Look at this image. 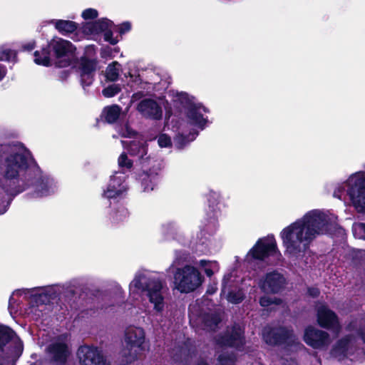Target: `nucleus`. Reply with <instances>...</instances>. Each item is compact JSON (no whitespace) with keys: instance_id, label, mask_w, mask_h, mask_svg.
Wrapping results in <instances>:
<instances>
[{"instance_id":"f257e3e1","label":"nucleus","mask_w":365,"mask_h":365,"mask_svg":"<svg viewBox=\"0 0 365 365\" xmlns=\"http://www.w3.org/2000/svg\"><path fill=\"white\" fill-rule=\"evenodd\" d=\"M51 184L42 172L31 152L14 150L9 146L0 152V188L9 197L6 205L0 199V215L5 213L13 199L33 187L41 197L50 194Z\"/></svg>"},{"instance_id":"f03ea898","label":"nucleus","mask_w":365,"mask_h":365,"mask_svg":"<svg viewBox=\"0 0 365 365\" xmlns=\"http://www.w3.org/2000/svg\"><path fill=\"white\" fill-rule=\"evenodd\" d=\"M337 227L325 213L313 210L284 228L280 237L289 256H304L317 235L332 234Z\"/></svg>"},{"instance_id":"7ed1b4c3","label":"nucleus","mask_w":365,"mask_h":365,"mask_svg":"<svg viewBox=\"0 0 365 365\" xmlns=\"http://www.w3.org/2000/svg\"><path fill=\"white\" fill-rule=\"evenodd\" d=\"M174 279L177 289L181 293H189L202 284L204 277L197 268L187 264L176 269Z\"/></svg>"},{"instance_id":"20e7f679","label":"nucleus","mask_w":365,"mask_h":365,"mask_svg":"<svg viewBox=\"0 0 365 365\" xmlns=\"http://www.w3.org/2000/svg\"><path fill=\"white\" fill-rule=\"evenodd\" d=\"M263 339L271 346L285 345L287 347L305 349L304 345L298 341L294 330L284 326L271 327L264 331Z\"/></svg>"},{"instance_id":"39448f33","label":"nucleus","mask_w":365,"mask_h":365,"mask_svg":"<svg viewBox=\"0 0 365 365\" xmlns=\"http://www.w3.org/2000/svg\"><path fill=\"white\" fill-rule=\"evenodd\" d=\"M253 259L265 261L269 257L274 258L272 264H277L281 260L282 254L277 247L274 236L269 235L258 239L248 252Z\"/></svg>"},{"instance_id":"423d86ee","label":"nucleus","mask_w":365,"mask_h":365,"mask_svg":"<svg viewBox=\"0 0 365 365\" xmlns=\"http://www.w3.org/2000/svg\"><path fill=\"white\" fill-rule=\"evenodd\" d=\"M145 332L141 328L129 327L125 331V349L123 356L126 363H132L138 359V355L145 350Z\"/></svg>"},{"instance_id":"0eeeda50","label":"nucleus","mask_w":365,"mask_h":365,"mask_svg":"<svg viewBox=\"0 0 365 365\" xmlns=\"http://www.w3.org/2000/svg\"><path fill=\"white\" fill-rule=\"evenodd\" d=\"M347 195L359 212H365V173H358L347 180Z\"/></svg>"},{"instance_id":"6e6552de","label":"nucleus","mask_w":365,"mask_h":365,"mask_svg":"<svg viewBox=\"0 0 365 365\" xmlns=\"http://www.w3.org/2000/svg\"><path fill=\"white\" fill-rule=\"evenodd\" d=\"M51 51L57 59L55 66L66 68L72 64L71 58L76 53V46L69 41L61 38H53L48 41Z\"/></svg>"},{"instance_id":"1a4fd4ad","label":"nucleus","mask_w":365,"mask_h":365,"mask_svg":"<svg viewBox=\"0 0 365 365\" xmlns=\"http://www.w3.org/2000/svg\"><path fill=\"white\" fill-rule=\"evenodd\" d=\"M178 100L185 110V115L189 123L202 130L204 129L207 123V118H204L201 113L202 104L195 103L190 98L187 93L183 92L178 95Z\"/></svg>"},{"instance_id":"9d476101","label":"nucleus","mask_w":365,"mask_h":365,"mask_svg":"<svg viewBox=\"0 0 365 365\" xmlns=\"http://www.w3.org/2000/svg\"><path fill=\"white\" fill-rule=\"evenodd\" d=\"M317 322L318 325L338 335L341 331L339 318L335 312L327 304H322L317 309Z\"/></svg>"},{"instance_id":"9b49d317","label":"nucleus","mask_w":365,"mask_h":365,"mask_svg":"<svg viewBox=\"0 0 365 365\" xmlns=\"http://www.w3.org/2000/svg\"><path fill=\"white\" fill-rule=\"evenodd\" d=\"M302 339L307 345L314 349L319 350L327 349L331 342L328 332L312 325L304 329Z\"/></svg>"},{"instance_id":"f8f14e48","label":"nucleus","mask_w":365,"mask_h":365,"mask_svg":"<svg viewBox=\"0 0 365 365\" xmlns=\"http://www.w3.org/2000/svg\"><path fill=\"white\" fill-rule=\"evenodd\" d=\"M287 284L284 275L277 270L267 272L259 283L261 290L267 294H279Z\"/></svg>"},{"instance_id":"ddd939ff","label":"nucleus","mask_w":365,"mask_h":365,"mask_svg":"<svg viewBox=\"0 0 365 365\" xmlns=\"http://www.w3.org/2000/svg\"><path fill=\"white\" fill-rule=\"evenodd\" d=\"M80 365H110L102 350L96 346L83 345L77 350Z\"/></svg>"},{"instance_id":"4468645a","label":"nucleus","mask_w":365,"mask_h":365,"mask_svg":"<svg viewBox=\"0 0 365 365\" xmlns=\"http://www.w3.org/2000/svg\"><path fill=\"white\" fill-rule=\"evenodd\" d=\"M162 168V163L158 160H155L148 169L143 170L138 174V180L144 192L154 190L160 180Z\"/></svg>"},{"instance_id":"2eb2a0df","label":"nucleus","mask_w":365,"mask_h":365,"mask_svg":"<svg viewBox=\"0 0 365 365\" xmlns=\"http://www.w3.org/2000/svg\"><path fill=\"white\" fill-rule=\"evenodd\" d=\"M216 343L221 347L241 350L245 345V331L240 327L233 326L230 331H227L219 335Z\"/></svg>"},{"instance_id":"dca6fc26","label":"nucleus","mask_w":365,"mask_h":365,"mask_svg":"<svg viewBox=\"0 0 365 365\" xmlns=\"http://www.w3.org/2000/svg\"><path fill=\"white\" fill-rule=\"evenodd\" d=\"M98 63V61L96 58H90L86 55L80 57L78 69L81 83L83 87L90 86L93 83Z\"/></svg>"},{"instance_id":"f3484780","label":"nucleus","mask_w":365,"mask_h":365,"mask_svg":"<svg viewBox=\"0 0 365 365\" xmlns=\"http://www.w3.org/2000/svg\"><path fill=\"white\" fill-rule=\"evenodd\" d=\"M46 351L51 361L57 365H64L71 354L68 345L65 341H53L47 346Z\"/></svg>"},{"instance_id":"a211bd4d","label":"nucleus","mask_w":365,"mask_h":365,"mask_svg":"<svg viewBox=\"0 0 365 365\" xmlns=\"http://www.w3.org/2000/svg\"><path fill=\"white\" fill-rule=\"evenodd\" d=\"M137 110L145 117L153 120H160L163 116L161 106L158 102L151 98H145L140 101Z\"/></svg>"},{"instance_id":"6ab92c4d","label":"nucleus","mask_w":365,"mask_h":365,"mask_svg":"<svg viewBox=\"0 0 365 365\" xmlns=\"http://www.w3.org/2000/svg\"><path fill=\"white\" fill-rule=\"evenodd\" d=\"M162 282L159 279H153V284L147 290L149 302L154 304V309L157 312H162L164 309V297L162 295Z\"/></svg>"},{"instance_id":"aec40b11","label":"nucleus","mask_w":365,"mask_h":365,"mask_svg":"<svg viewBox=\"0 0 365 365\" xmlns=\"http://www.w3.org/2000/svg\"><path fill=\"white\" fill-rule=\"evenodd\" d=\"M127 190V186L125 180L115 175L110 177L107 189L104 191L103 195L110 199L116 198L123 195Z\"/></svg>"},{"instance_id":"412c9836","label":"nucleus","mask_w":365,"mask_h":365,"mask_svg":"<svg viewBox=\"0 0 365 365\" xmlns=\"http://www.w3.org/2000/svg\"><path fill=\"white\" fill-rule=\"evenodd\" d=\"M113 21L108 19H101L92 22H86L83 26V31L87 34H98L109 30Z\"/></svg>"},{"instance_id":"4be33fe9","label":"nucleus","mask_w":365,"mask_h":365,"mask_svg":"<svg viewBox=\"0 0 365 365\" xmlns=\"http://www.w3.org/2000/svg\"><path fill=\"white\" fill-rule=\"evenodd\" d=\"M122 108L118 104L105 106L100 115V119L105 123L114 124L120 118Z\"/></svg>"},{"instance_id":"5701e85b","label":"nucleus","mask_w":365,"mask_h":365,"mask_svg":"<svg viewBox=\"0 0 365 365\" xmlns=\"http://www.w3.org/2000/svg\"><path fill=\"white\" fill-rule=\"evenodd\" d=\"M353 339L354 336L350 334L341 337L337 340L336 344L333 346L331 350V354L335 356L346 357L347 356L349 345Z\"/></svg>"},{"instance_id":"b1692460","label":"nucleus","mask_w":365,"mask_h":365,"mask_svg":"<svg viewBox=\"0 0 365 365\" xmlns=\"http://www.w3.org/2000/svg\"><path fill=\"white\" fill-rule=\"evenodd\" d=\"M16 337L17 334L12 328L0 323V353H3L4 348Z\"/></svg>"},{"instance_id":"393cba45","label":"nucleus","mask_w":365,"mask_h":365,"mask_svg":"<svg viewBox=\"0 0 365 365\" xmlns=\"http://www.w3.org/2000/svg\"><path fill=\"white\" fill-rule=\"evenodd\" d=\"M51 23L54 25L55 29L63 36L73 34L78 27L76 22L70 20H52Z\"/></svg>"},{"instance_id":"a878e982","label":"nucleus","mask_w":365,"mask_h":365,"mask_svg":"<svg viewBox=\"0 0 365 365\" xmlns=\"http://www.w3.org/2000/svg\"><path fill=\"white\" fill-rule=\"evenodd\" d=\"M51 49L48 42L47 44L45 46H43L40 51L37 50L34 51V63L37 65L46 67L51 66Z\"/></svg>"},{"instance_id":"bb28decb","label":"nucleus","mask_w":365,"mask_h":365,"mask_svg":"<svg viewBox=\"0 0 365 365\" xmlns=\"http://www.w3.org/2000/svg\"><path fill=\"white\" fill-rule=\"evenodd\" d=\"M24 347L21 343L15 345L10 354L0 355V365H16V361L23 353Z\"/></svg>"},{"instance_id":"cd10ccee","label":"nucleus","mask_w":365,"mask_h":365,"mask_svg":"<svg viewBox=\"0 0 365 365\" xmlns=\"http://www.w3.org/2000/svg\"><path fill=\"white\" fill-rule=\"evenodd\" d=\"M128 151L130 155L138 156L144 163V156L147 155L148 147L140 141H131L128 146Z\"/></svg>"},{"instance_id":"c85d7f7f","label":"nucleus","mask_w":365,"mask_h":365,"mask_svg":"<svg viewBox=\"0 0 365 365\" xmlns=\"http://www.w3.org/2000/svg\"><path fill=\"white\" fill-rule=\"evenodd\" d=\"M222 319L217 313H205L202 317L204 327L209 331H216Z\"/></svg>"},{"instance_id":"c756f323","label":"nucleus","mask_w":365,"mask_h":365,"mask_svg":"<svg viewBox=\"0 0 365 365\" xmlns=\"http://www.w3.org/2000/svg\"><path fill=\"white\" fill-rule=\"evenodd\" d=\"M120 64L118 61H113L108 64L106 71V78L108 81L115 82L118 79Z\"/></svg>"},{"instance_id":"7c9ffc66","label":"nucleus","mask_w":365,"mask_h":365,"mask_svg":"<svg viewBox=\"0 0 365 365\" xmlns=\"http://www.w3.org/2000/svg\"><path fill=\"white\" fill-rule=\"evenodd\" d=\"M53 299L51 294L41 292L33 295L32 301L38 307L40 305L49 304Z\"/></svg>"},{"instance_id":"2f4dec72","label":"nucleus","mask_w":365,"mask_h":365,"mask_svg":"<svg viewBox=\"0 0 365 365\" xmlns=\"http://www.w3.org/2000/svg\"><path fill=\"white\" fill-rule=\"evenodd\" d=\"M200 267L204 268V272L208 277H211L214 274V269H218L217 262H210L205 259H201L199 262Z\"/></svg>"},{"instance_id":"473e14b6","label":"nucleus","mask_w":365,"mask_h":365,"mask_svg":"<svg viewBox=\"0 0 365 365\" xmlns=\"http://www.w3.org/2000/svg\"><path fill=\"white\" fill-rule=\"evenodd\" d=\"M153 279H149L146 282H143L140 277H135L130 284V287H133L138 290L142 292H147L150 286L153 284Z\"/></svg>"},{"instance_id":"72a5a7b5","label":"nucleus","mask_w":365,"mask_h":365,"mask_svg":"<svg viewBox=\"0 0 365 365\" xmlns=\"http://www.w3.org/2000/svg\"><path fill=\"white\" fill-rule=\"evenodd\" d=\"M0 61L16 63L18 61L17 52L10 48L4 49L0 51Z\"/></svg>"},{"instance_id":"f704fd0d","label":"nucleus","mask_w":365,"mask_h":365,"mask_svg":"<svg viewBox=\"0 0 365 365\" xmlns=\"http://www.w3.org/2000/svg\"><path fill=\"white\" fill-rule=\"evenodd\" d=\"M259 303L261 307H267L272 304L280 305L282 303V299L279 297H270L269 296H262L259 299Z\"/></svg>"},{"instance_id":"c9c22d12","label":"nucleus","mask_w":365,"mask_h":365,"mask_svg":"<svg viewBox=\"0 0 365 365\" xmlns=\"http://www.w3.org/2000/svg\"><path fill=\"white\" fill-rule=\"evenodd\" d=\"M121 88L118 84H111L104 88L102 91V94L106 98H112L120 93Z\"/></svg>"},{"instance_id":"e433bc0d","label":"nucleus","mask_w":365,"mask_h":365,"mask_svg":"<svg viewBox=\"0 0 365 365\" xmlns=\"http://www.w3.org/2000/svg\"><path fill=\"white\" fill-rule=\"evenodd\" d=\"M227 298L229 302L237 304L244 300L245 296L241 292L230 291L228 292Z\"/></svg>"},{"instance_id":"4c0bfd02","label":"nucleus","mask_w":365,"mask_h":365,"mask_svg":"<svg viewBox=\"0 0 365 365\" xmlns=\"http://www.w3.org/2000/svg\"><path fill=\"white\" fill-rule=\"evenodd\" d=\"M217 365H235V357L227 354H221L217 357Z\"/></svg>"},{"instance_id":"58836bf2","label":"nucleus","mask_w":365,"mask_h":365,"mask_svg":"<svg viewBox=\"0 0 365 365\" xmlns=\"http://www.w3.org/2000/svg\"><path fill=\"white\" fill-rule=\"evenodd\" d=\"M190 135H185L179 133L174 139L175 145L178 149H182L190 141Z\"/></svg>"},{"instance_id":"ea45409f","label":"nucleus","mask_w":365,"mask_h":365,"mask_svg":"<svg viewBox=\"0 0 365 365\" xmlns=\"http://www.w3.org/2000/svg\"><path fill=\"white\" fill-rule=\"evenodd\" d=\"M118 163L119 167L121 168H125L127 169H130L133 165V160L128 158V155L125 153H122L120 154L118 158Z\"/></svg>"},{"instance_id":"a19ab883","label":"nucleus","mask_w":365,"mask_h":365,"mask_svg":"<svg viewBox=\"0 0 365 365\" xmlns=\"http://www.w3.org/2000/svg\"><path fill=\"white\" fill-rule=\"evenodd\" d=\"M98 11L95 9H85L81 14V16L85 20H93L98 17Z\"/></svg>"},{"instance_id":"79ce46f5","label":"nucleus","mask_w":365,"mask_h":365,"mask_svg":"<svg viewBox=\"0 0 365 365\" xmlns=\"http://www.w3.org/2000/svg\"><path fill=\"white\" fill-rule=\"evenodd\" d=\"M158 143L160 148H169L172 146L171 138L167 134H161L158 138Z\"/></svg>"},{"instance_id":"37998d69","label":"nucleus","mask_w":365,"mask_h":365,"mask_svg":"<svg viewBox=\"0 0 365 365\" xmlns=\"http://www.w3.org/2000/svg\"><path fill=\"white\" fill-rule=\"evenodd\" d=\"M132 26L130 22L129 21H124L120 25L118 26L117 32L120 35H123L128 32H129L131 30Z\"/></svg>"},{"instance_id":"c03bdc74","label":"nucleus","mask_w":365,"mask_h":365,"mask_svg":"<svg viewBox=\"0 0 365 365\" xmlns=\"http://www.w3.org/2000/svg\"><path fill=\"white\" fill-rule=\"evenodd\" d=\"M103 33V38L105 41L108 42L111 45H115L118 43V39L113 37V34L111 29L106 31Z\"/></svg>"},{"instance_id":"a18cd8bd","label":"nucleus","mask_w":365,"mask_h":365,"mask_svg":"<svg viewBox=\"0 0 365 365\" xmlns=\"http://www.w3.org/2000/svg\"><path fill=\"white\" fill-rule=\"evenodd\" d=\"M113 50L109 46H105L101 48L100 55L102 58H113Z\"/></svg>"},{"instance_id":"49530a36","label":"nucleus","mask_w":365,"mask_h":365,"mask_svg":"<svg viewBox=\"0 0 365 365\" xmlns=\"http://www.w3.org/2000/svg\"><path fill=\"white\" fill-rule=\"evenodd\" d=\"M320 290L315 287H309L307 288V294L312 298H317L320 295Z\"/></svg>"},{"instance_id":"de8ad7c7","label":"nucleus","mask_w":365,"mask_h":365,"mask_svg":"<svg viewBox=\"0 0 365 365\" xmlns=\"http://www.w3.org/2000/svg\"><path fill=\"white\" fill-rule=\"evenodd\" d=\"M36 47V41L33 40L32 41H30L27 43H25L21 46V51H31L34 50Z\"/></svg>"},{"instance_id":"09e8293b","label":"nucleus","mask_w":365,"mask_h":365,"mask_svg":"<svg viewBox=\"0 0 365 365\" xmlns=\"http://www.w3.org/2000/svg\"><path fill=\"white\" fill-rule=\"evenodd\" d=\"M357 334L362 340L363 343L365 344V323L359 326L357 329Z\"/></svg>"},{"instance_id":"8fccbe9b","label":"nucleus","mask_w":365,"mask_h":365,"mask_svg":"<svg viewBox=\"0 0 365 365\" xmlns=\"http://www.w3.org/2000/svg\"><path fill=\"white\" fill-rule=\"evenodd\" d=\"M356 329V322L355 321L350 322L346 327V330L348 331H352L354 330L357 331Z\"/></svg>"},{"instance_id":"3c124183","label":"nucleus","mask_w":365,"mask_h":365,"mask_svg":"<svg viewBox=\"0 0 365 365\" xmlns=\"http://www.w3.org/2000/svg\"><path fill=\"white\" fill-rule=\"evenodd\" d=\"M6 74V66L0 64V81L5 77Z\"/></svg>"},{"instance_id":"603ef678","label":"nucleus","mask_w":365,"mask_h":365,"mask_svg":"<svg viewBox=\"0 0 365 365\" xmlns=\"http://www.w3.org/2000/svg\"><path fill=\"white\" fill-rule=\"evenodd\" d=\"M70 74V72L68 71H62L61 72V78L63 79L66 78Z\"/></svg>"},{"instance_id":"864d4df0","label":"nucleus","mask_w":365,"mask_h":365,"mask_svg":"<svg viewBox=\"0 0 365 365\" xmlns=\"http://www.w3.org/2000/svg\"><path fill=\"white\" fill-rule=\"evenodd\" d=\"M201 110L205 113H209V109L202 105Z\"/></svg>"},{"instance_id":"5fc2aeb1","label":"nucleus","mask_w":365,"mask_h":365,"mask_svg":"<svg viewBox=\"0 0 365 365\" xmlns=\"http://www.w3.org/2000/svg\"><path fill=\"white\" fill-rule=\"evenodd\" d=\"M338 229L339 230V232L340 233L341 231L344 232V230L342 229L341 227H339Z\"/></svg>"},{"instance_id":"6e6d98bb","label":"nucleus","mask_w":365,"mask_h":365,"mask_svg":"<svg viewBox=\"0 0 365 365\" xmlns=\"http://www.w3.org/2000/svg\"><path fill=\"white\" fill-rule=\"evenodd\" d=\"M113 51L115 52H118L119 51V48H115L114 49H113Z\"/></svg>"},{"instance_id":"4d7b16f0","label":"nucleus","mask_w":365,"mask_h":365,"mask_svg":"<svg viewBox=\"0 0 365 365\" xmlns=\"http://www.w3.org/2000/svg\"><path fill=\"white\" fill-rule=\"evenodd\" d=\"M138 95H140V96H141V95H142V93H135V94H133V97H135V96H138Z\"/></svg>"},{"instance_id":"13d9d810","label":"nucleus","mask_w":365,"mask_h":365,"mask_svg":"<svg viewBox=\"0 0 365 365\" xmlns=\"http://www.w3.org/2000/svg\"><path fill=\"white\" fill-rule=\"evenodd\" d=\"M153 161H154V160L151 161V160H149V162H150V163H149V165H150V166H151V165H152V163H153Z\"/></svg>"}]
</instances>
